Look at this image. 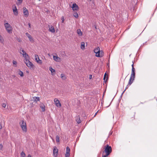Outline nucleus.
Wrapping results in <instances>:
<instances>
[{
  "label": "nucleus",
  "mask_w": 157,
  "mask_h": 157,
  "mask_svg": "<svg viewBox=\"0 0 157 157\" xmlns=\"http://www.w3.org/2000/svg\"><path fill=\"white\" fill-rule=\"evenodd\" d=\"M98 112H97L95 113V115H94V117H95L96 115L97 114V113H98Z\"/></svg>",
  "instance_id": "obj_47"
},
{
  "label": "nucleus",
  "mask_w": 157,
  "mask_h": 157,
  "mask_svg": "<svg viewBox=\"0 0 157 157\" xmlns=\"http://www.w3.org/2000/svg\"><path fill=\"white\" fill-rule=\"evenodd\" d=\"M25 154L24 151H22L21 154V157H25Z\"/></svg>",
  "instance_id": "obj_26"
},
{
  "label": "nucleus",
  "mask_w": 157,
  "mask_h": 157,
  "mask_svg": "<svg viewBox=\"0 0 157 157\" xmlns=\"http://www.w3.org/2000/svg\"><path fill=\"white\" fill-rule=\"evenodd\" d=\"M62 22H63V21H64V19H63V17L62 18Z\"/></svg>",
  "instance_id": "obj_45"
},
{
  "label": "nucleus",
  "mask_w": 157,
  "mask_h": 157,
  "mask_svg": "<svg viewBox=\"0 0 157 157\" xmlns=\"http://www.w3.org/2000/svg\"><path fill=\"white\" fill-rule=\"evenodd\" d=\"M106 75H107L106 73H105V74L104 75V78H103V79L104 80H105Z\"/></svg>",
  "instance_id": "obj_33"
},
{
  "label": "nucleus",
  "mask_w": 157,
  "mask_h": 157,
  "mask_svg": "<svg viewBox=\"0 0 157 157\" xmlns=\"http://www.w3.org/2000/svg\"><path fill=\"white\" fill-rule=\"evenodd\" d=\"M73 16L76 18H77L78 17V15L77 13L75 11L73 13Z\"/></svg>",
  "instance_id": "obj_21"
},
{
  "label": "nucleus",
  "mask_w": 157,
  "mask_h": 157,
  "mask_svg": "<svg viewBox=\"0 0 157 157\" xmlns=\"http://www.w3.org/2000/svg\"><path fill=\"white\" fill-rule=\"evenodd\" d=\"M104 56V52L102 51H100L96 55V56L98 57H101Z\"/></svg>",
  "instance_id": "obj_10"
},
{
  "label": "nucleus",
  "mask_w": 157,
  "mask_h": 157,
  "mask_svg": "<svg viewBox=\"0 0 157 157\" xmlns=\"http://www.w3.org/2000/svg\"><path fill=\"white\" fill-rule=\"evenodd\" d=\"M28 25L29 26V27L30 28H31V24L30 23H29L28 24Z\"/></svg>",
  "instance_id": "obj_42"
},
{
  "label": "nucleus",
  "mask_w": 157,
  "mask_h": 157,
  "mask_svg": "<svg viewBox=\"0 0 157 157\" xmlns=\"http://www.w3.org/2000/svg\"><path fill=\"white\" fill-rule=\"evenodd\" d=\"M81 48L82 50H83L85 48V43L84 42H82L81 44Z\"/></svg>",
  "instance_id": "obj_19"
},
{
  "label": "nucleus",
  "mask_w": 157,
  "mask_h": 157,
  "mask_svg": "<svg viewBox=\"0 0 157 157\" xmlns=\"http://www.w3.org/2000/svg\"><path fill=\"white\" fill-rule=\"evenodd\" d=\"M53 59L56 61L57 62H59L60 60V58L58 57L57 56H53Z\"/></svg>",
  "instance_id": "obj_17"
},
{
  "label": "nucleus",
  "mask_w": 157,
  "mask_h": 157,
  "mask_svg": "<svg viewBox=\"0 0 157 157\" xmlns=\"http://www.w3.org/2000/svg\"><path fill=\"white\" fill-rule=\"evenodd\" d=\"M20 3H22L23 0H17Z\"/></svg>",
  "instance_id": "obj_38"
},
{
  "label": "nucleus",
  "mask_w": 157,
  "mask_h": 157,
  "mask_svg": "<svg viewBox=\"0 0 157 157\" xmlns=\"http://www.w3.org/2000/svg\"><path fill=\"white\" fill-rule=\"evenodd\" d=\"M2 105L3 107L5 108L6 106V104L5 103H4L2 104Z\"/></svg>",
  "instance_id": "obj_34"
},
{
  "label": "nucleus",
  "mask_w": 157,
  "mask_h": 157,
  "mask_svg": "<svg viewBox=\"0 0 157 157\" xmlns=\"http://www.w3.org/2000/svg\"><path fill=\"white\" fill-rule=\"evenodd\" d=\"M88 0L89 1H90L91 0Z\"/></svg>",
  "instance_id": "obj_51"
},
{
  "label": "nucleus",
  "mask_w": 157,
  "mask_h": 157,
  "mask_svg": "<svg viewBox=\"0 0 157 157\" xmlns=\"http://www.w3.org/2000/svg\"><path fill=\"white\" fill-rule=\"evenodd\" d=\"M135 75V69L134 68H132V72L131 75L130 79L134 81V80Z\"/></svg>",
  "instance_id": "obj_5"
},
{
  "label": "nucleus",
  "mask_w": 157,
  "mask_h": 157,
  "mask_svg": "<svg viewBox=\"0 0 157 157\" xmlns=\"http://www.w3.org/2000/svg\"><path fill=\"white\" fill-rule=\"evenodd\" d=\"M78 32H79V31H78V29H77V33L78 34Z\"/></svg>",
  "instance_id": "obj_48"
},
{
  "label": "nucleus",
  "mask_w": 157,
  "mask_h": 157,
  "mask_svg": "<svg viewBox=\"0 0 157 157\" xmlns=\"http://www.w3.org/2000/svg\"><path fill=\"white\" fill-rule=\"evenodd\" d=\"M18 41L20 42L21 41V39H18L17 40Z\"/></svg>",
  "instance_id": "obj_39"
},
{
  "label": "nucleus",
  "mask_w": 157,
  "mask_h": 157,
  "mask_svg": "<svg viewBox=\"0 0 157 157\" xmlns=\"http://www.w3.org/2000/svg\"><path fill=\"white\" fill-rule=\"evenodd\" d=\"M49 30L52 33L55 32L54 28L53 26H51L49 27Z\"/></svg>",
  "instance_id": "obj_18"
},
{
  "label": "nucleus",
  "mask_w": 157,
  "mask_h": 157,
  "mask_svg": "<svg viewBox=\"0 0 157 157\" xmlns=\"http://www.w3.org/2000/svg\"><path fill=\"white\" fill-rule=\"evenodd\" d=\"M133 80H132L131 79H129V82H128V85H127V86H126V88L124 90V91L122 93V94H123V93L125 92V91L128 88V87L131 85V84L133 82Z\"/></svg>",
  "instance_id": "obj_13"
},
{
  "label": "nucleus",
  "mask_w": 157,
  "mask_h": 157,
  "mask_svg": "<svg viewBox=\"0 0 157 157\" xmlns=\"http://www.w3.org/2000/svg\"><path fill=\"white\" fill-rule=\"evenodd\" d=\"M72 8V10L74 11L77 10L78 9V5L76 3H74L72 6H71Z\"/></svg>",
  "instance_id": "obj_11"
},
{
  "label": "nucleus",
  "mask_w": 157,
  "mask_h": 157,
  "mask_svg": "<svg viewBox=\"0 0 157 157\" xmlns=\"http://www.w3.org/2000/svg\"><path fill=\"white\" fill-rule=\"evenodd\" d=\"M104 150L103 151V152L104 153L105 152L106 154L109 155L112 152V147L108 144H106L104 146Z\"/></svg>",
  "instance_id": "obj_2"
},
{
  "label": "nucleus",
  "mask_w": 157,
  "mask_h": 157,
  "mask_svg": "<svg viewBox=\"0 0 157 157\" xmlns=\"http://www.w3.org/2000/svg\"><path fill=\"white\" fill-rule=\"evenodd\" d=\"M2 148H3V145L2 144H0V150H2Z\"/></svg>",
  "instance_id": "obj_32"
},
{
  "label": "nucleus",
  "mask_w": 157,
  "mask_h": 157,
  "mask_svg": "<svg viewBox=\"0 0 157 157\" xmlns=\"http://www.w3.org/2000/svg\"><path fill=\"white\" fill-rule=\"evenodd\" d=\"M40 107L41 109L42 112H44L45 111V106L43 103H41L40 104Z\"/></svg>",
  "instance_id": "obj_15"
},
{
  "label": "nucleus",
  "mask_w": 157,
  "mask_h": 157,
  "mask_svg": "<svg viewBox=\"0 0 157 157\" xmlns=\"http://www.w3.org/2000/svg\"><path fill=\"white\" fill-rule=\"evenodd\" d=\"M76 121L77 123L78 124V120L77 119L76 120Z\"/></svg>",
  "instance_id": "obj_46"
},
{
  "label": "nucleus",
  "mask_w": 157,
  "mask_h": 157,
  "mask_svg": "<svg viewBox=\"0 0 157 157\" xmlns=\"http://www.w3.org/2000/svg\"><path fill=\"white\" fill-rule=\"evenodd\" d=\"M82 32L81 31L80 29H79V36H82Z\"/></svg>",
  "instance_id": "obj_31"
},
{
  "label": "nucleus",
  "mask_w": 157,
  "mask_h": 157,
  "mask_svg": "<svg viewBox=\"0 0 157 157\" xmlns=\"http://www.w3.org/2000/svg\"><path fill=\"white\" fill-rule=\"evenodd\" d=\"M4 25L7 32L9 33H12L13 28L7 22H4Z\"/></svg>",
  "instance_id": "obj_4"
},
{
  "label": "nucleus",
  "mask_w": 157,
  "mask_h": 157,
  "mask_svg": "<svg viewBox=\"0 0 157 157\" xmlns=\"http://www.w3.org/2000/svg\"><path fill=\"white\" fill-rule=\"evenodd\" d=\"M61 78L63 80H65L66 78V77L63 74L61 75Z\"/></svg>",
  "instance_id": "obj_23"
},
{
  "label": "nucleus",
  "mask_w": 157,
  "mask_h": 157,
  "mask_svg": "<svg viewBox=\"0 0 157 157\" xmlns=\"http://www.w3.org/2000/svg\"><path fill=\"white\" fill-rule=\"evenodd\" d=\"M39 59V57L38 55H35V60H36V61H37Z\"/></svg>",
  "instance_id": "obj_27"
},
{
  "label": "nucleus",
  "mask_w": 157,
  "mask_h": 157,
  "mask_svg": "<svg viewBox=\"0 0 157 157\" xmlns=\"http://www.w3.org/2000/svg\"><path fill=\"white\" fill-rule=\"evenodd\" d=\"M58 153V149L56 147H54V148L53 149V154L54 156L55 157H56L57 156Z\"/></svg>",
  "instance_id": "obj_9"
},
{
  "label": "nucleus",
  "mask_w": 157,
  "mask_h": 157,
  "mask_svg": "<svg viewBox=\"0 0 157 157\" xmlns=\"http://www.w3.org/2000/svg\"><path fill=\"white\" fill-rule=\"evenodd\" d=\"M2 128V126L1 124L0 126V129H1Z\"/></svg>",
  "instance_id": "obj_43"
},
{
  "label": "nucleus",
  "mask_w": 157,
  "mask_h": 157,
  "mask_svg": "<svg viewBox=\"0 0 157 157\" xmlns=\"http://www.w3.org/2000/svg\"><path fill=\"white\" fill-rule=\"evenodd\" d=\"M49 70L52 73L54 72L55 71V70L54 69H53L51 67H49Z\"/></svg>",
  "instance_id": "obj_25"
},
{
  "label": "nucleus",
  "mask_w": 157,
  "mask_h": 157,
  "mask_svg": "<svg viewBox=\"0 0 157 157\" xmlns=\"http://www.w3.org/2000/svg\"><path fill=\"white\" fill-rule=\"evenodd\" d=\"M56 140L57 142H59V137L58 135H57L56 136Z\"/></svg>",
  "instance_id": "obj_29"
},
{
  "label": "nucleus",
  "mask_w": 157,
  "mask_h": 157,
  "mask_svg": "<svg viewBox=\"0 0 157 157\" xmlns=\"http://www.w3.org/2000/svg\"><path fill=\"white\" fill-rule=\"evenodd\" d=\"M100 50V48L99 47H97L96 48H95L94 51V52L96 54H97L98 53V52Z\"/></svg>",
  "instance_id": "obj_20"
},
{
  "label": "nucleus",
  "mask_w": 157,
  "mask_h": 157,
  "mask_svg": "<svg viewBox=\"0 0 157 157\" xmlns=\"http://www.w3.org/2000/svg\"><path fill=\"white\" fill-rule=\"evenodd\" d=\"M70 149L69 147H67L66 148V150L65 154L66 157H69L70 156Z\"/></svg>",
  "instance_id": "obj_12"
},
{
  "label": "nucleus",
  "mask_w": 157,
  "mask_h": 157,
  "mask_svg": "<svg viewBox=\"0 0 157 157\" xmlns=\"http://www.w3.org/2000/svg\"><path fill=\"white\" fill-rule=\"evenodd\" d=\"M13 10L15 15L17 16L18 14V12L16 7L15 5L12 6Z\"/></svg>",
  "instance_id": "obj_8"
},
{
  "label": "nucleus",
  "mask_w": 157,
  "mask_h": 157,
  "mask_svg": "<svg viewBox=\"0 0 157 157\" xmlns=\"http://www.w3.org/2000/svg\"><path fill=\"white\" fill-rule=\"evenodd\" d=\"M21 52L23 53H22L21 52V54H22L23 56L25 58H27V57L28 56V54L26 53V52L23 49L21 50Z\"/></svg>",
  "instance_id": "obj_16"
},
{
  "label": "nucleus",
  "mask_w": 157,
  "mask_h": 157,
  "mask_svg": "<svg viewBox=\"0 0 157 157\" xmlns=\"http://www.w3.org/2000/svg\"><path fill=\"white\" fill-rule=\"evenodd\" d=\"M4 40L3 37L0 35V42L2 44H3Z\"/></svg>",
  "instance_id": "obj_22"
},
{
  "label": "nucleus",
  "mask_w": 157,
  "mask_h": 157,
  "mask_svg": "<svg viewBox=\"0 0 157 157\" xmlns=\"http://www.w3.org/2000/svg\"><path fill=\"white\" fill-rule=\"evenodd\" d=\"M54 102L56 106L57 107H60L61 106V105L59 101L57 98H55L54 99Z\"/></svg>",
  "instance_id": "obj_6"
},
{
  "label": "nucleus",
  "mask_w": 157,
  "mask_h": 157,
  "mask_svg": "<svg viewBox=\"0 0 157 157\" xmlns=\"http://www.w3.org/2000/svg\"><path fill=\"white\" fill-rule=\"evenodd\" d=\"M92 78V75H90L89 76L90 79H91Z\"/></svg>",
  "instance_id": "obj_41"
},
{
  "label": "nucleus",
  "mask_w": 157,
  "mask_h": 157,
  "mask_svg": "<svg viewBox=\"0 0 157 157\" xmlns=\"http://www.w3.org/2000/svg\"><path fill=\"white\" fill-rule=\"evenodd\" d=\"M132 68H134V63L133 62H132Z\"/></svg>",
  "instance_id": "obj_40"
},
{
  "label": "nucleus",
  "mask_w": 157,
  "mask_h": 157,
  "mask_svg": "<svg viewBox=\"0 0 157 157\" xmlns=\"http://www.w3.org/2000/svg\"><path fill=\"white\" fill-rule=\"evenodd\" d=\"M23 14L25 16V17H28L29 15L28 10L25 7H23Z\"/></svg>",
  "instance_id": "obj_7"
},
{
  "label": "nucleus",
  "mask_w": 157,
  "mask_h": 157,
  "mask_svg": "<svg viewBox=\"0 0 157 157\" xmlns=\"http://www.w3.org/2000/svg\"><path fill=\"white\" fill-rule=\"evenodd\" d=\"M19 124L23 132H26L27 131L26 122L23 120H21L19 122Z\"/></svg>",
  "instance_id": "obj_1"
},
{
  "label": "nucleus",
  "mask_w": 157,
  "mask_h": 157,
  "mask_svg": "<svg viewBox=\"0 0 157 157\" xmlns=\"http://www.w3.org/2000/svg\"><path fill=\"white\" fill-rule=\"evenodd\" d=\"M40 0H39V1H40Z\"/></svg>",
  "instance_id": "obj_52"
},
{
  "label": "nucleus",
  "mask_w": 157,
  "mask_h": 157,
  "mask_svg": "<svg viewBox=\"0 0 157 157\" xmlns=\"http://www.w3.org/2000/svg\"><path fill=\"white\" fill-rule=\"evenodd\" d=\"M33 99L36 101H40V98L39 97H33Z\"/></svg>",
  "instance_id": "obj_24"
},
{
  "label": "nucleus",
  "mask_w": 157,
  "mask_h": 157,
  "mask_svg": "<svg viewBox=\"0 0 157 157\" xmlns=\"http://www.w3.org/2000/svg\"><path fill=\"white\" fill-rule=\"evenodd\" d=\"M18 74L21 77H23V72L22 71H19Z\"/></svg>",
  "instance_id": "obj_28"
},
{
  "label": "nucleus",
  "mask_w": 157,
  "mask_h": 157,
  "mask_svg": "<svg viewBox=\"0 0 157 157\" xmlns=\"http://www.w3.org/2000/svg\"><path fill=\"white\" fill-rule=\"evenodd\" d=\"M109 155H108L107 154H105V155H102V157H107Z\"/></svg>",
  "instance_id": "obj_36"
},
{
  "label": "nucleus",
  "mask_w": 157,
  "mask_h": 157,
  "mask_svg": "<svg viewBox=\"0 0 157 157\" xmlns=\"http://www.w3.org/2000/svg\"><path fill=\"white\" fill-rule=\"evenodd\" d=\"M26 35L29 38V40L32 42H33L34 41L32 37V36L31 35H30L28 33H25Z\"/></svg>",
  "instance_id": "obj_14"
},
{
  "label": "nucleus",
  "mask_w": 157,
  "mask_h": 157,
  "mask_svg": "<svg viewBox=\"0 0 157 157\" xmlns=\"http://www.w3.org/2000/svg\"><path fill=\"white\" fill-rule=\"evenodd\" d=\"M36 62L39 63L41 64L42 63V61L41 60L39 59V58L38 59V60L36 61Z\"/></svg>",
  "instance_id": "obj_30"
},
{
  "label": "nucleus",
  "mask_w": 157,
  "mask_h": 157,
  "mask_svg": "<svg viewBox=\"0 0 157 157\" xmlns=\"http://www.w3.org/2000/svg\"><path fill=\"white\" fill-rule=\"evenodd\" d=\"M31 157V155H30V154H29L28 155V157Z\"/></svg>",
  "instance_id": "obj_44"
},
{
  "label": "nucleus",
  "mask_w": 157,
  "mask_h": 157,
  "mask_svg": "<svg viewBox=\"0 0 157 157\" xmlns=\"http://www.w3.org/2000/svg\"><path fill=\"white\" fill-rule=\"evenodd\" d=\"M24 61L28 67H29L31 69H33L34 67V65L32 63L30 62L27 58H25L24 60Z\"/></svg>",
  "instance_id": "obj_3"
},
{
  "label": "nucleus",
  "mask_w": 157,
  "mask_h": 157,
  "mask_svg": "<svg viewBox=\"0 0 157 157\" xmlns=\"http://www.w3.org/2000/svg\"><path fill=\"white\" fill-rule=\"evenodd\" d=\"M13 64H15V65L17 64V62L15 61H13Z\"/></svg>",
  "instance_id": "obj_35"
},
{
  "label": "nucleus",
  "mask_w": 157,
  "mask_h": 157,
  "mask_svg": "<svg viewBox=\"0 0 157 157\" xmlns=\"http://www.w3.org/2000/svg\"><path fill=\"white\" fill-rule=\"evenodd\" d=\"M95 26V28L96 29H97V28H96V26Z\"/></svg>",
  "instance_id": "obj_50"
},
{
  "label": "nucleus",
  "mask_w": 157,
  "mask_h": 157,
  "mask_svg": "<svg viewBox=\"0 0 157 157\" xmlns=\"http://www.w3.org/2000/svg\"><path fill=\"white\" fill-rule=\"evenodd\" d=\"M135 119V117L134 115L133 117H132V118H131V120H134Z\"/></svg>",
  "instance_id": "obj_37"
},
{
  "label": "nucleus",
  "mask_w": 157,
  "mask_h": 157,
  "mask_svg": "<svg viewBox=\"0 0 157 157\" xmlns=\"http://www.w3.org/2000/svg\"><path fill=\"white\" fill-rule=\"evenodd\" d=\"M81 122V120H80V119H79V123Z\"/></svg>",
  "instance_id": "obj_49"
}]
</instances>
